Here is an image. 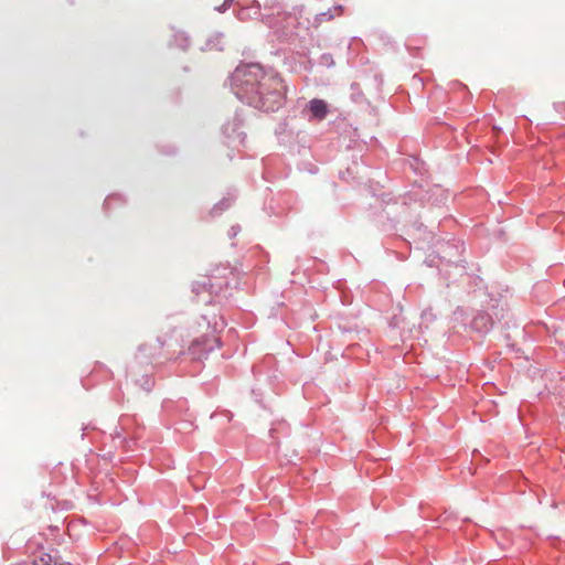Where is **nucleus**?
I'll return each instance as SVG.
<instances>
[{"label": "nucleus", "mask_w": 565, "mask_h": 565, "mask_svg": "<svg viewBox=\"0 0 565 565\" xmlns=\"http://www.w3.org/2000/svg\"><path fill=\"white\" fill-rule=\"evenodd\" d=\"M309 109L313 117L322 119L327 115V104L322 99H312Z\"/></svg>", "instance_id": "nucleus-2"}, {"label": "nucleus", "mask_w": 565, "mask_h": 565, "mask_svg": "<svg viewBox=\"0 0 565 565\" xmlns=\"http://www.w3.org/2000/svg\"><path fill=\"white\" fill-rule=\"evenodd\" d=\"M215 348H220V339L211 334L194 340L190 347V351L194 356L201 358L204 353L211 352Z\"/></svg>", "instance_id": "nucleus-1"}]
</instances>
